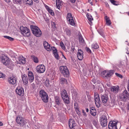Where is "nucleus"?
Instances as JSON below:
<instances>
[{"instance_id": "f257e3e1", "label": "nucleus", "mask_w": 129, "mask_h": 129, "mask_svg": "<svg viewBox=\"0 0 129 129\" xmlns=\"http://www.w3.org/2000/svg\"><path fill=\"white\" fill-rule=\"evenodd\" d=\"M30 27L32 33L35 36L37 37L41 36L42 32L38 27L35 25H31Z\"/></svg>"}, {"instance_id": "f03ea898", "label": "nucleus", "mask_w": 129, "mask_h": 129, "mask_svg": "<svg viewBox=\"0 0 129 129\" xmlns=\"http://www.w3.org/2000/svg\"><path fill=\"white\" fill-rule=\"evenodd\" d=\"M0 59L3 64L9 68L11 67L10 63L9 58L5 55H2L0 56Z\"/></svg>"}, {"instance_id": "7ed1b4c3", "label": "nucleus", "mask_w": 129, "mask_h": 129, "mask_svg": "<svg viewBox=\"0 0 129 129\" xmlns=\"http://www.w3.org/2000/svg\"><path fill=\"white\" fill-rule=\"evenodd\" d=\"M16 121L17 123L19 125L21 129H23L25 126L26 121L21 116L18 115L16 117Z\"/></svg>"}, {"instance_id": "20e7f679", "label": "nucleus", "mask_w": 129, "mask_h": 129, "mask_svg": "<svg viewBox=\"0 0 129 129\" xmlns=\"http://www.w3.org/2000/svg\"><path fill=\"white\" fill-rule=\"evenodd\" d=\"M39 95L44 102L46 103L48 101V96L47 93L44 90L42 89L40 90Z\"/></svg>"}, {"instance_id": "39448f33", "label": "nucleus", "mask_w": 129, "mask_h": 129, "mask_svg": "<svg viewBox=\"0 0 129 129\" xmlns=\"http://www.w3.org/2000/svg\"><path fill=\"white\" fill-rule=\"evenodd\" d=\"M59 70L60 73L64 77H68L69 76V71L66 66H60L59 67Z\"/></svg>"}, {"instance_id": "423d86ee", "label": "nucleus", "mask_w": 129, "mask_h": 129, "mask_svg": "<svg viewBox=\"0 0 129 129\" xmlns=\"http://www.w3.org/2000/svg\"><path fill=\"white\" fill-rule=\"evenodd\" d=\"M119 97L121 101L124 102L129 100V93L126 90H125L119 95Z\"/></svg>"}, {"instance_id": "0eeeda50", "label": "nucleus", "mask_w": 129, "mask_h": 129, "mask_svg": "<svg viewBox=\"0 0 129 129\" xmlns=\"http://www.w3.org/2000/svg\"><path fill=\"white\" fill-rule=\"evenodd\" d=\"M115 72V71L113 70H104L102 73V75L104 78H109Z\"/></svg>"}, {"instance_id": "6e6552de", "label": "nucleus", "mask_w": 129, "mask_h": 129, "mask_svg": "<svg viewBox=\"0 0 129 129\" xmlns=\"http://www.w3.org/2000/svg\"><path fill=\"white\" fill-rule=\"evenodd\" d=\"M20 29L21 34L24 36L28 37L30 36V30L27 27L21 26H20Z\"/></svg>"}, {"instance_id": "1a4fd4ad", "label": "nucleus", "mask_w": 129, "mask_h": 129, "mask_svg": "<svg viewBox=\"0 0 129 129\" xmlns=\"http://www.w3.org/2000/svg\"><path fill=\"white\" fill-rule=\"evenodd\" d=\"M94 97L95 103L96 106L97 107L99 108L100 106L101 102L98 93L96 92L94 93Z\"/></svg>"}, {"instance_id": "9d476101", "label": "nucleus", "mask_w": 129, "mask_h": 129, "mask_svg": "<svg viewBox=\"0 0 129 129\" xmlns=\"http://www.w3.org/2000/svg\"><path fill=\"white\" fill-rule=\"evenodd\" d=\"M66 18L67 20L68 21L69 24L73 26L75 25V23L73 20V16L70 13H68L67 14Z\"/></svg>"}, {"instance_id": "9b49d317", "label": "nucleus", "mask_w": 129, "mask_h": 129, "mask_svg": "<svg viewBox=\"0 0 129 129\" xmlns=\"http://www.w3.org/2000/svg\"><path fill=\"white\" fill-rule=\"evenodd\" d=\"M100 123L103 127L106 126L107 125V118L106 116L104 115H102L100 117Z\"/></svg>"}, {"instance_id": "f8f14e48", "label": "nucleus", "mask_w": 129, "mask_h": 129, "mask_svg": "<svg viewBox=\"0 0 129 129\" xmlns=\"http://www.w3.org/2000/svg\"><path fill=\"white\" fill-rule=\"evenodd\" d=\"M37 72L38 73H42L45 71V67L43 64L40 65L38 66L36 68Z\"/></svg>"}, {"instance_id": "ddd939ff", "label": "nucleus", "mask_w": 129, "mask_h": 129, "mask_svg": "<svg viewBox=\"0 0 129 129\" xmlns=\"http://www.w3.org/2000/svg\"><path fill=\"white\" fill-rule=\"evenodd\" d=\"M117 122L115 121H111L108 124V128L109 129H117Z\"/></svg>"}, {"instance_id": "4468645a", "label": "nucleus", "mask_w": 129, "mask_h": 129, "mask_svg": "<svg viewBox=\"0 0 129 129\" xmlns=\"http://www.w3.org/2000/svg\"><path fill=\"white\" fill-rule=\"evenodd\" d=\"M16 91L17 93L19 95L22 96L24 94V89L21 86L17 87L16 89Z\"/></svg>"}, {"instance_id": "2eb2a0df", "label": "nucleus", "mask_w": 129, "mask_h": 129, "mask_svg": "<svg viewBox=\"0 0 129 129\" xmlns=\"http://www.w3.org/2000/svg\"><path fill=\"white\" fill-rule=\"evenodd\" d=\"M69 127L72 129H74L76 126V124L75 121L73 119H70L69 121Z\"/></svg>"}, {"instance_id": "dca6fc26", "label": "nucleus", "mask_w": 129, "mask_h": 129, "mask_svg": "<svg viewBox=\"0 0 129 129\" xmlns=\"http://www.w3.org/2000/svg\"><path fill=\"white\" fill-rule=\"evenodd\" d=\"M9 84L14 85L17 83V79L15 77L12 76L9 78L8 80Z\"/></svg>"}, {"instance_id": "f3484780", "label": "nucleus", "mask_w": 129, "mask_h": 129, "mask_svg": "<svg viewBox=\"0 0 129 129\" xmlns=\"http://www.w3.org/2000/svg\"><path fill=\"white\" fill-rule=\"evenodd\" d=\"M53 53L54 55V56L55 58L57 59L58 60L59 59V56L58 54V53L57 52V49L54 47H53Z\"/></svg>"}, {"instance_id": "a211bd4d", "label": "nucleus", "mask_w": 129, "mask_h": 129, "mask_svg": "<svg viewBox=\"0 0 129 129\" xmlns=\"http://www.w3.org/2000/svg\"><path fill=\"white\" fill-rule=\"evenodd\" d=\"M83 53L82 50L81 49H79L77 53V57L79 60H82L83 58Z\"/></svg>"}, {"instance_id": "6ab92c4d", "label": "nucleus", "mask_w": 129, "mask_h": 129, "mask_svg": "<svg viewBox=\"0 0 129 129\" xmlns=\"http://www.w3.org/2000/svg\"><path fill=\"white\" fill-rule=\"evenodd\" d=\"M28 74L29 82L30 83L33 82L34 80V77L33 73L31 71H28Z\"/></svg>"}, {"instance_id": "aec40b11", "label": "nucleus", "mask_w": 129, "mask_h": 129, "mask_svg": "<svg viewBox=\"0 0 129 129\" xmlns=\"http://www.w3.org/2000/svg\"><path fill=\"white\" fill-rule=\"evenodd\" d=\"M102 101L103 103H106L108 99V96L106 94L102 95L101 96Z\"/></svg>"}, {"instance_id": "412c9836", "label": "nucleus", "mask_w": 129, "mask_h": 129, "mask_svg": "<svg viewBox=\"0 0 129 129\" xmlns=\"http://www.w3.org/2000/svg\"><path fill=\"white\" fill-rule=\"evenodd\" d=\"M55 102L58 105H61L62 104L61 103V99L60 97L58 96L55 97Z\"/></svg>"}, {"instance_id": "4be33fe9", "label": "nucleus", "mask_w": 129, "mask_h": 129, "mask_svg": "<svg viewBox=\"0 0 129 129\" xmlns=\"http://www.w3.org/2000/svg\"><path fill=\"white\" fill-rule=\"evenodd\" d=\"M119 90V87L118 86H113L111 87V90L112 92L116 93Z\"/></svg>"}, {"instance_id": "5701e85b", "label": "nucleus", "mask_w": 129, "mask_h": 129, "mask_svg": "<svg viewBox=\"0 0 129 129\" xmlns=\"http://www.w3.org/2000/svg\"><path fill=\"white\" fill-rule=\"evenodd\" d=\"M23 82L24 84H26L28 83V78L27 75L24 74L22 76Z\"/></svg>"}, {"instance_id": "b1692460", "label": "nucleus", "mask_w": 129, "mask_h": 129, "mask_svg": "<svg viewBox=\"0 0 129 129\" xmlns=\"http://www.w3.org/2000/svg\"><path fill=\"white\" fill-rule=\"evenodd\" d=\"M90 112L92 115L95 116L96 114V111L94 107H92L90 109Z\"/></svg>"}, {"instance_id": "393cba45", "label": "nucleus", "mask_w": 129, "mask_h": 129, "mask_svg": "<svg viewBox=\"0 0 129 129\" xmlns=\"http://www.w3.org/2000/svg\"><path fill=\"white\" fill-rule=\"evenodd\" d=\"M18 60V62L19 64H24L26 63L25 58L21 55L19 56Z\"/></svg>"}, {"instance_id": "a878e982", "label": "nucleus", "mask_w": 129, "mask_h": 129, "mask_svg": "<svg viewBox=\"0 0 129 129\" xmlns=\"http://www.w3.org/2000/svg\"><path fill=\"white\" fill-rule=\"evenodd\" d=\"M45 7L47 10L51 15H54V13L52 9H51L47 5H46Z\"/></svg>"}, {"instance_id": "bb28decb", "label": "nucleus", "mask_w": 129, "mask_h": 129, "mask_svg": "<svg viewBox=\"0 0 129 129\" xmlns=\"http://www.w3.org/2000/svg\"><path fill=\"white\" fill-rule=\"evenodd\" d=\"M62 2L60 0H56V5L58 9H59L60 8V6L61 5Z\"/></svg>"}, {"instance_id": "cd10ccee", "label": "nucleus", "mask_w": 129, "mask_h": 129, "mask_svg": "<svg viewBox=\"0 0 129 129\" xmlns=\"http://www.w3.org/2000/svg\"><path fill=\"white\" fill-rule=\"evenodd\" d=\"M61 96L62 98L68 96L66 93V91L65 89L63 90L61 92Z\"/></svg>"}, {"instance_id": "c85d7f7f", "label": "nucleus", "mask_w": 129, "mask_h": 129, "mask_svg": "<svg viewBox=\"0 0 129 129\" xmlns=\"http://www.w3.org/2000/svg\"><path fill=\"white\" fill-rule=\"evenodd\" d=\"M60 83L62 85L64 84H65L67 83V80L65 78H61L60 79Z\"/></svg>"}, {"instance_id": "c756f323", "label": "nucleus", "mask_w": 129, "mask_h": 129, "mask_svg": "<svg viewBox=\"0 0 129 129\" xmlns=\"http://www.w3.org/2000/svg\"><path fill=\"white\" fill-rule=\"evenodd\" d=\"M78 40L79 43L82 44L84 43V41L81 35H80L78 38Z\"/></svg>"}, {"instance_id": "7c9ffc66", "label": "nucleus", "mask_w": 129, "mask_h": 129, "mask_svg": "<svg viewBox=\"0 0 129 129\" xmlns=\"http://www.w3.org/2000/svg\"><path fill=\"white\" fill-rule=\"evenodd\" d=\"M64 102L67 104H69L70 103V101L68 96L62 98Z\"/></svg>"}, {"instance_id": "2f4dec72", "label": "nucleus", "mask_w": 129, "mask_h": 129, "mask_svg": "<svg viewBox=\"0 0 129 129\" xmlns=\"http://www.w3.org/2000/svg\"><path fill=\"white\" fill-rule=\"evenodd\" d=\"M31 59L35 62L36 63H38V60L37 57L33 55H31Z\"/></svg>"}, {"instance_id": "473e14b6", "label": "nucleus", "mask_w": 129, "mask_h": 129, "mask_svg": "<svg viewBox=\"0 0 129 129\" xmlns=\"http://www.w3.org/2000/svg\"><path fill=\"white\" fill-rule=\"evenodd\" d=\"M86 16L88 20L91 23L92 21L93 20L92 16L90 14L88 13L86 14Z\"/></svg>"}, {"instance_id": "72a5a7b5", "label": "nucleus", "mask_w": 129, "mask_h": 129, "mask_svg": "<svg viewBox=\"0 0 129 129\" xmlns=\"http://www.w3.org/2000/svg\"><path fill=\"white\" fill-rule=\"evenodd\" d=\"M24 2H26L27 4L29 5H31L33 4V0H23Z\"/></svg>"}, {"instance_id": "f704fd0d", "label": "nucleus", "mask_w": 129, "mask_h": 129, "mask_svg": "<svg viewBox=\"0 0 129 129\" xmlns=\"http://www.w3.org/2000/svg\"><path fill=\"white\" fill-rule=\"evenodd\" d=\"M13 2L15 4L20 5L22 4V0H13Z\"/></svg>"}, {"instance_id": "c9c22d12", "label": "nucleus", "mask_w": 129, "mask_h": 129, "mask_svg": "<svg viewBox=\"0 0 129 129\" xmlns=\"http://www.w3.org/2000/svg\"><path fill=\"white\" fill-rule=\"evenodd\" d=\"M111 3L113 5L117 6L119 5V3L115 1L114 0H110Z\"/></svg>"}, {"instance_id": "e433bc0d", "label": "nucleus", "mask_w": 129, "mask_h": 129, "mask_svg": "<svg viewBox=\"0 0 129 129\" xmlns=\"http://www.w3.org/2000/svg\"><path fill=\"white\" fill-rule=\"evenodd\" d=\"M92 48L96 49L99 48V46L96 43L93 44L91 45Z\"/></svg>"}, {"instance_id": "4c0bfd02", "label": "nucleus", "mask_w": 129, "mask_h": 129, "mask_svg": "<svg viewBox=\"0 0 129 129\" xmlns=\"http://www.w3.org/2000/svg\"><path fill=\"white\" fill-rule=\"evenodd\" d=\"M60 46L62 49H63L64 50L66 51L65 50H66V47L64 46V44L62 42H61L60 43Z\"/></svg>"}, {"instance_id": "58836bf2", "label": "nucleus", "mask_w": 129, "mask_h": 129, "mask_svg": "<svg viewBox=\"0 0 129 129\" xmlns=\"http://www.w3.org/2000/svg\"><path fill=\"white\" fill-rule=\"evenodd\" d=\"M53 47H51V48H50V45L49 44H48V45H47V46H46V47H45V49H46L47 51H49L51 50V49H52H52H53Z\"/></svg>"}, {"instance_id": "ea45409f", "label": "nucleus", "mask_w": 129, "mask_h": 129, "mask_svg": "<svg viewBox=\"0 0 129 129\" xmlns=\"http://www.w3.org/2000/svg\"><path fill=\"white\" fill-rule=\"evenodd\" d=\"M92 123L93 125L95 126H96L98 125V121L97 120H93L92 121Z\"/></svg>"}, {"instance_id": "a19ab883", "label": "nucleus", "mask_w": 129, "mask_h": 129, "mask_svg": "<svg viewBox=\"0 0 129 129\" xmlns=\"http://www.w3.org/2000/svg\"><path fill=\"white\" fill-rule=\"evenodd\" d=\"M99 33L104 38H105V35L103 31H99Z\"/></svg>"}, {"instance_id": "79ce46f5", "label": "nucleus", "mask_w": 129, "mask_h": 129, "mask_svg": "<svg viewBox=\"0 0 129 129\" xmlns=\"http://www.w3.org/2000/svg\"><path fill=\"white\" fill-rule=\"evenodd\" d=\"M115 74L118 77H119L121 79L122 78H123L122 75H121V74H118V73H115Z\"/></svg>"}, {"instance_id": "37998d69", "label": "nucleus", "mask_w": 129, "mask_h": 129, "mask_svg": "<svg viewBox=\"0 0 129 129\" xmlns=\"http://www.w3.org/2000/svg\"><path fill=\"white\" fill-rule=\"evenodd\" d=\"M43 44L45 48V47H46V46H47V45L49 44L47 42L45 41L43 42Z\"/></svg>"}, {"instance_id": "c03bdc74", "label": "nucleus", "mask_w": 129, "mask_h": 129, "mask_svg": "<svg viewBox=\"0 0 129 129\" xmlns=\"http://www.w3.org/2000/svg\"><path fill=\"white\" fill-rule=\"evenodd\" d=\"M106 23L107 25H110L111 23V22L110 20H108L106 22Z\"/></svg>"}, {"instance_id": "a18cd8bd", "label": "nucleus", "mask_w": 129, "mask_h": 129, "mask_svg": "<svg viewBox=\"0 0 129 129\" xmlns=\"http://www.w3.org/2000/svg\"><path fill=\"white\" fill-rule=\"evenodd\" d=\"M45 84H46V86H48L49 84V83L48 80H46L45 81Z\"/></svg>"}, {"instance_id": "49530a36", "label": "nucleus", "mask_w": 129, "mask_h": 129, "mask_svg": "<svg viewBox=\"0 0 129 129\" xmlns=\"http://www.w3.org/2000/svg\"><path fill=\"white\" fill-rule=\"evenodd\" d=\"M78 104L77 103H75L74 104V108L75 109L78 108Z\"/></svg>"}, {"instance_id": "de8ad7c7", "label": "nucleus", "mask_w": 129, "mask_h": 129, "mask_svg": "<svg viewBox=\"0 0 129 129\" xmlns=\"http://www.w3.org/2000/svg\"><path fill=\"white\" fill-rule=\"evenodd\" d=\"M52 24L53 28H56V24L54 22H53Z\"/></svg>"}, {"instance_id": "09e8293b", "label": "nucleus", "mask_w": 129, "mask_h": 129, "mask_svg": "<svg viewBox=\"0 0 129 129\" xmlns=\"http://www.w3.org/2000/svg\"><path fill=\"white\" fill-rule=\"evenodd\" d=\"M5 77V75L2 73H0V78H3Z\"/></svg>"}, {"instance_id": "8fccbe9b", "label": "nucleus", "mask_w": 129, "mask_h": 129, "mask_svg": "<svg viewBox=\"0 0 129 129\" xmlns=\"http://www.w3.org/2000/svg\"><path fill=\"white\" fill-rule=\"evenodd\" d=\"M86 50L87 52L89 53H91V50L89 49V48L87 47L86 48Z\"/></svg>"}, {"instance_id": "3c124183", "label": "nucleus", "mask_w": 129, "mask_h": 129, "mask_svg": "<svg viewBox=\"0 0 129 129\" xmlns=\"http://www.w3.org/2000/svg\"><path fill=\"white\" fill-rule=\"evenodd\" d=\"M9 37V38H8V39L9 40H10L11 41H13L14 40V39L13 38L11 37Z\"/></svg>"}, {"instance_id": "603ef678", "label": "nucleus", "mask_w": 129, "mask_h": 129, "mask_svg": "<svg viewBox=\"0 0 129 129\" xmlns=\"http://www.w3.org/2000/svg\"><path fill=\"white\" fill-rule=\"evenodd\" d=\"M105 19L106 21V22L108 21V20H110L109 18V17H108L107 16H105Z\"/></svg>"}, {"instance_id": "864d4df0", "label": "nucleus", "mask_w": 129, "mask_h": 129, "mask_svg": "<svg viewBox=\"0 0 129 129\" xmlns=\"http://www.w3.org/2000/svg\"><path fill=\"white\" fill-rule=\"evenodd\" d=\"M91 81L94 84H95L96 82V80L94 78H93Z\"/></svg>"}, {"instance_id": "5fc2aeb1", "label": "nucleus", "mask_w": 129, "mask_h": 129, "mask_svg": "<svg viewBox=\"0 0 129 129\" xmlns=\"http://www.w3.org/2000/svg\"><path fill=\"white\" fill-rule=\"evenodd\" d=\"M71 51L73 52H74L75 50V47L73 46H72V47L71 48Z\"/></svg>"}, {"instance_id": "6e6d98bb", "label": "nucleus", "mask_w": 129, "mask_h": 129, "mask_svg": "<svg viewBox=\"0 0 129 129\" xmlns=\"http://www.w3.org/2000/svg\"><path fill=\"white\" fill-rule=\"evenodd\" d=\"M88 100L90 102L91 101L92 98L90 96L87 97Z\"/></svg>"}, {"instance_id": "4d7b16f0", "label": "nucleus", "mask_w": 129, "mask_h": 129, "mask_svg": "<svg viewBox=\"0 0 129 129\" xmlns=\"http://www.w3.org/2000/svg\"><path fill=\"white\" fill-rule=\"evenodd\" d=\"M76 110L77 114H80V111H79V108H78L76 109Z\"/></svg>"}, {"instance_id": "13d9d810", "label": "nucleus", "mask_w": 129, "mask_h": 129, "mask_svg": "<svg viewBox=\"0 0 129 129\" xmlns=\"http://www.w3.org/2000/svg\"><path fill=\"white\" fill-rule=\"evenodd\" d=\"M126 53L127 54H129V49H128V48H126Z\"/></svg>"}, {"instance_id": "bf43d9fd", "label": "nucleus", "mask_w": 129, "mask_h": 129, "mask_svg": "<svg viewBox=\"0 0 129 129\" xmlns=\"http://www.w3.org/2000/svg\"><path fill=\"white\" fill-rule=\"evenodd\" d=\"M86 95H87V97L90 96L89 92H88V91H86Z\"/></svg>"}, {"instance_id": "052dcab7", "label": "nucleus", "mask_w": 129, "mask_h": 129, "mask_svg": "<svg viewBox=\"0 0 129 129\" xmlns=\"http://www.w3.org/2000/svg\"><path fill=\"white\" fill-rule=\"evenodd\" d=\"M70 1L72 3H74L76 1V0H70Z\"/></svg>"}, {"instance_id": "680f3d73", "label": "nucleus", "mask_w": 129, "mask_h": 129, "mask_svg": "<svg viewBox=\"0 0 129 129\" xmlns=\"http://www.w3.org/2000/svg\"><path fill=\"white\" fill-rule=\"evenodd\" d=\"M34 1L37 3H38L39 2V0H33Z\"/></svg>"}, {"instance_id": "e2e57ef3", "label": "nucleus", "mask_w": 129, "mask_h": 129, "mask_svg": "<svg viewBox=\"0 0 129 129\" xmlns=\"http://www.w3.org/2000/svg\"><path fill=\"white\" fill-rule=\"evenodd\" d=\"M7 3H9L10 2V0H4Z\"/></svg>"}, {"instance_id": "0e129e2a", "label": "nucleus", "mask_w": 129, "mask_h": 129, "mask_svg": "<svg viewBox=\"0 0 129 129\" xmlns=\"http://www.w3.org/2000/svg\"><path fill=\"white\" fill-rule=\"evenodd\" d=\"M127 89L129 91V80H128V83Z\"/></svg>"}, {"instance_id": "69168bd1", "label": "nucleus", "mask_w": 129, "mask_h": 129, "mask_svg": "<svg viewBox=\"0 0 129 129\" xmlns=\"http://www.w3.org/2000/svg\"><path fill=\"white\" fill-rule=\"evenodd\" d=\"M9 36H4V37L7 39H8V38H9Z\"/></svg>"}, {"instance_id": "338daca9", "label": "nucleus", "mask_w": 129, "mask_h": 129, "mask_svg": "<svg viewBox=\"0 0 129 129\" xmlns=\"http://www.w3.org/2000/svg\"><path fill=\"white\" fill-rule=\"evenodd\" d=\"M83 115L85 117H86L87 116V114L85 112L84 113H83Z\"/></svg>"}, {"instance_id": "774afa93", "label": "nucleus", "mask_w": 129, "mask_h": 129, "mask_svg": "<svg viewBox=\"0 0 129 129\" xmlns=\"http://www.w3.org/2000/svg\"><path fill=\"white\" fill-rule=\"evenodd\" d=\"M3 124L2 122L0 121V126H2L3 125Z\"/></svg>"}]
</instances>
